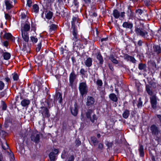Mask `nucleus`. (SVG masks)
<instances>
[{
    "label": "nucleus",
    "mask_w": 161,
    "mask_h": 161,
    "mask_svg": "<svg viewBox=\"0 0 161 161\" xmlns=\"http://www.w3.org/2000/svg\"><path fill=\"white\" fill-rule=\"evenodd\" d=\"M88 13L90 16L92 17H96L97 15V14L93 12V11H88Z\"/></svg>",
    "instance_id": "a19ab883"
},
{
    "label": "nucleus",
    "mask_w": 161,
    "mask_h": 161,
    "mask_svg": "<svg viewBox=\"0 0 161 161\" xmlns=\"http://www.w3.org/2000/svg\"><path fill=\"white\" fill-rule=\"evenodd\" d=\"M91 142L94 146L96 145L99 142L97 138L95 136L91 137Z\"/></svg>",
    "instance_id": "c85d7f7f"
},
{
    "label": "nucleus",
    "mask_w": 161,
    "mask_h": 161,
    "mask_svg": "<svg viewBox=\"0 0 161 161\" xmlns=\"http://www.w3.org/2000/svg\"><path fill=\"white\" fill-rule=\"evenodd\" d=\"M109 97L110 99L114 102H117L118 101V98L114 93L110 94L109 96Z\"/></svg>",
    "instance_id": "4be33fe9"
},
{
    "label": "nucleus",
    "mask_w": 161,
    "mask_h": 161,
    "mask_svg": "<svg viewBox=\"0 0 161 161\" xmlns=\"http://www.w3.org/2000/svg\"><path fill=\"white\" fill-rule=\"evenodd\" d=\"M74 157L73 155L71 156L69 158L68 161H74Z\"/></svg>",
    "instance_id": "6e6d98bb"
},
{
    "label": "nucleus",
    "mask_w": 161,
    "mask_h": 161,
    "mask_svg": "<svg viewBox=\"0 0 161 161\" xmlns=\"http://www.w3.org/2000/svg\"><path fill=\"white\" fill-rule=\"evenodd\" d=\"M32 2L31 0H27V5L29 7H30L32 4Z\"/></svg>",
    "instance_id": "603ef678"
},
{
    "label": "nucleus",
    "mask_w": 161,
    "mask_h": 161,
    "mask_svg": "<svg viewBox=\"0 0 161 161\" xmlns=\"http://www.w3.org/2000/svg\"><path fill=\"white\" fill-rule=\"evenodd\" d=\"M86 72V71L85 70V69L83 68L81 69L80 71V74L82 76H84V77L85 76V74Z\"/></svg>",
    "instance_id": "49530a36"
},
{
    "label": "nucleus",
    "mask_w": 161,
    "mask_h": 161,
    "mask_svg": "<svg viewBox=\"0 0 161 161\" xmlns=\"http://www.w3.org/2000/svg\"><path fill=\"white\" fill-rule=\"evenodd\" d=\"M142 102L141 100V97L139 98L138 100V104L137 105V107L138 108H141L142 107Z\"/></svg>",
    "instance_id": "c03bdc74"
},
{
    "label": "nucleus",
    "mask_w": 161,
    "mask_h": 161,
    "mask_svg": "<svg viewBox=\"0 0 161 161\" xmlns=\"http://www.w3.org/2000/svg\"><path fill=\"white\" fill-rule=\"evenodd\" d=\"M150 102L151 107L154 109H156L157 108V97L156 95H154L150 97Z\"/></svg>",
    "instance_id": "423d86ee"
},
{
    "label": "nucleus",
    "mask_w": 161,
    "mask_h": 161,
    "mask_svg": "<svg viewBox=\"0 0 161 161\" xmlns=\"http://www.w3.org/2000/svg\"><path fill=\"white\" fill-rule=\"evenodd\" d=\"M30 101L27 99H24L21 102V104L23 107L27 108L30 104Z\"/></svg>",
    "instance_id": "2eb2a0df"
},
{
    "label": "nucleus",
    "mask_w": 161,
    "mask_h": 161,
    "mask_svg": "<svg viewBox=\"0 0 161 161\" xmlns=\"http://www.w3.org/2000/svg\"><path fill=\"white\" fill-rule=\"evenodd\" d=\"M103 147V145L101 143H100L98 144V148L100 149H102Z\"/></svg>",
    "instance_id": "052dcab7"
},
{
    "label": "nucleus",
    "mask_w": 161,
    "mask_h": 161,
    "mask_svg": "<svg viewBox=\"0 0 161 161\" xmlns=\"http://www.w3.org/2000/svg\"><path fill=\"white\" fill-rule=\"evenodd\" d=\"M124 57L125 59L127 61H130L133 63H135L136 62V60L133 57L127 54L125 55Z\"/></svg>",
    "instance_id": "dca6fc26"
},
{
    "label": "nucleus",
    "mask_w": 161,
    "mask_h": 161,
    "mask_svg": "<svg viewBox=\"0 0 161 161\" xmlns=\"http://www.w3.org/2000/svg\"><path fill=\"white\" fill-rule=\"evenodd\" d=\"M95 55L97 59L99 61V64L100 65L102 64H103L104 60L100 53V52H97L95 54Z\"/></svg>",
    "instance_id": "4468645a"
},
{
    "label": "nucleus",
    "mask_w": 161,
    "mask_h": 161,
    "mask_svg": "<svg viewBox=\"0 0 161 161\" xmlns=\"http://www.w3.org/2000/svg\"><path fill=\"white\" fill-rule=\"evenodd\" d=\"M57 3L58 5L57 9L64 10L65 8V7H64L63 2L62 0H58Z\"/></svg>",
    "instance_id": "a211bd4d"
},
{
    "label": "nucleus",
    "mask_w": 161,
    "mask_h": 161,
    "mask_svg": "<svg viewBox=\"0 0 161 161\" xmlns=\"http://www.w3.org/2000/svg\"><path fill=\"white\" fill-rule=\"evenodd\" d=\"M96 84L98 86L97 89L101 87L103 85V82L101 80H98L96 81Z\"/></svg>",
    "instance_id": "ea45409f"
},
{
    "label": "nucleus",
    "mask_w": 161,
    "mask_h": 161,
    "mask_svg": "<svg viewBox=\"0 0 161 161\" xmlns=\"http://www.w3.org/2000/svg\"><path fill=\"white\" fill-rule=\"evenodd\" d=\"M130 114V111L128 109H125L122 114L123 117L125 119H127Z\"/></svg>",
    "instance_id": "2f4dec72"
},
{
    "label": "nucleus",
    "mask_w": 161,
    "mask_h": 161,
    "mask_svg": "<svg viewBox=\"0 0 161 161\" xmlns=\"http://www.w3.org/2000/svg\"><path fill=\"white\" fill-rule=\"evenodd\" d=\"M137 44L139 46H141L142 44V41L141 40H139Z\"/></svg>",
    "instance_id": "774afa93"
},
{
    "label": "nucleus",
    "mask_w": 161,
    "mask_h": 161,
    "mask_svg": "<svg viewBox=\"0 0 161 161\" xmlns=\"http://www.w3.org/2000/svg\"><path fill=\"white\" fill-rule=\"evenodd\" d=\"M5 16L7 19L10 20L11 19L10 16L8 14H5Z\"/></svg>",
    "instance_id": "4d7b16f0"
},
{
    "label": "nucleus",
    "mask_w": 161,
    "mask_h": 161,
    "mask_svg": "<svg viewBox=\"0 0 161 161\" xmlns=\"http://www.w3.org/2000/svg\"><path fill=\"white\" fill-rule=\"evenodd\" d=\"M45 14L46 17L48 19H50L52 17L53 13L50 11H45L43 12L42 14Z\"/></svg>",
    "instance_id": "aec40b11"
},
{
    "label": "nucleus",
    "mask_w": 161,
    "mask_h": 161,
    "mask_svg": "<svg viewBox=\"0 0 161 161\" xmlns=\"http://www.w3.org/2000/svg\"><path fill=\"white\" fill-rule=\"evenodd\" d=\"M10 54L9 53L6 52L3 54L4 58L5 60L9 59L10 57Z\"/></svg>",
    "instance_id": "72a5a7b5"
},
{
    "label": "nucleus",
    "mask_w": 161,
    "mask_h": 161,
    "mask_svg": "<svg viewBox=\"0 0 161 161\" xmlns=\"http://www.w3.org/2000/svg\"><path fill=\"white\" fill-rule=\"evenodd\" d=\"M153 51L156 54H158L161 53V48L158 45H154L153 46Z\"/></svg>",
    "instance_id": "412c9836"
},
{
    "label": "nucleus",
    "mask_w": 161,
    "mask_h": 161,
    "mask_svg": "<svg viewBox=\"0 0 161 161\" xmlns=\"http://www.w3.org/2000/svg\"><path fill=\"white\" fill-rule=\"evenodd\" d=\"M9 155H10L11 158L12 159H14V154L12 152H11L9 153Z\"/></svg>",
    "instance_id": "e2e57ef3"
},
{
    "label": "nucleus",
    "mask_w": 161,
    "mask_h": 161,
    "mask_svg": "<svg viewBox=\"0 0 161 161\" xmlns=\"http://www.w3.org/2000/svg\"><path fill=\"white\" fill-rule=\"evenodd\" d=\"M4 86V84L1 81H0V90L3 89Z\"/></svg>",
    "instance_id": "3c124183"
},
{
    "label": "nucleus",
    "mask_w": 161,
    "mask_h": 161,
    "mask_svg": "<svg viewBox=\"0 0 161 161\" xmlns=\"http://www.w3.org/2000/svg\"><path fill=\"white\" fill-rule=\"evenodd\" d=\"M140 155L141 157H143L144 156L143 147L142 145H140L138 149Z\"/></svg>",
    "instance_id": "c756f323"
},
{
    "label": "nucleus",
    "mask_w": 161,
    "mask_h": 161,
    "mask_svg": "<svg viewBox=\"0 0 161 161\" xmlns=\"http://www.w3.org/2000/svg\"><path fill=\"white\" fill-rule=\"evenodd\" d=\"M85 3L87 4L90 3H91V0H83Z\"/></svg>",
    "instance_id": "0e129e2a"
},
{
    "label": "nucleus",
    "mask_w": 161,
    "mask_h": 161,
    "mask_svg": "<svg viewBox=\"0 0 161 161\" xmlns=\"http://www.w3.org/2000/svg\"><path fill=\"white\" fill-rule=\"evenodd\" d=\"M42 61L43 57L42 55L38 56L35 60L36 62L38 64H42Z\"/></svg>",
    "instance_id": "a878e982"
},
{
    "label": "nucleus",
    "mask_w": 161,
    "mask_h": 161,
    "mask_svg": "<svg viewBox=\"0 0 161 161\" xmlns=\"http://www.w3.org/2000/svg\"><path fill=\"white\" fill-rule=\"evenodd\" d=\"M27 12H26V13H24V12H21V18L22 19H25L26 16H27Z\"/></svg>",
    "instance_id": "09e8293b"
},
{
    "label": "nucleus",
    "mask_w": 161,
    "mask_h": 161,
    "mask_svg": "<svg viewBox=\"0 0 161 161\" xmlns=\"http://www.w3.org/2000/svg\"><path fill=\"white\" fill-rule=\"evenodd\" d=\"M57 28V25L52 24L49 26V31L50 33L53 32L56 30Z\"/></svg>",
    "instance_id": "393cba45"
},
{
    "label": "nucleus",
    "mask_w": 161,
    "mask_h": 161,
    "mask_svg": "<svg viewBox=\"0 0 161 161\" xmlns=\"http://www.w3.org/2000/svg\"><path fill=\"white\" fill-rule=\"evenodd\" d=\"M5 4L6 6V8L8 9H11L13 6L8 1H6Z\"/></svg>",
    "instance_id": "4c0bfd02"
},
{
    "label": "nucleus",
    "mask_w": 161,
    "mask_h": 161,
    "mask_svg": "<svg viewBox=\"0 0 161 161\" xmlns=\"http://www.w3.org/2000/svg\"><path fill=\"white\" fill-rule=\"evenodd\" d=\"M93 111L91 109H88L86 113V117L87 119H90V121L92 122H94L95 120H96L97 118L95 114H93L91 117V115L93 113Z\"/></svg>",
    "instance_id": "7ed1b4c3"
},
{
    "label": "nucleus",
    "mask_w": 161,
    "mask_h": 161,
    "mask_svg": "<svg viewBox=\"0 0 161 161\" xmlns=\"http://www.w3.org/2000/svg\"><path fill=\"white\" fill-rule=\"evenodd\" d=\"M135 31L137 35H140L144 37H147L148 36V33L143 28H136L135 29Z\"/></svg>",
    "instance_id": "20e7f679"
},
{
    "label": "nucleus",
    "mask_w": 161,
    "mask_h": 161,
    "mask_svg": "<svg viewBox=\"0 0 161 161\" xmlns=\"http://www.w3.org/2000/svg\"><path fill=\"white\" fill-rule=\"evenodd\" d=\"M71 111L72 114L74 116H76L78 114V109L77 106H75L74 108H71Z\"/></svg>",
    "instance_id": "cd10ccee"
},
{
    "label": "nucleus",
    "mask_w": 161,
    "mask_h": 161,
    "mask_svg": "<svg viewBox=\"0 0 161 161\" xmlns=\"http://www.w3.org/2000/svg\"><path fill=\"white\" fill-rule=\"evenodd\" d=\"M57 98L59 101V103H61L62 101V94L59 92H58L57 94Z\"/></svg>",
    "instance_id": "f704fd0d"
},
{
    "label": "nucleus",
    "mask_w": 161,
    "mask_h": 161,
    "mask_svg": "<svg viewBox=\"0 0 161 161\" xmlns=\"http://www.w3.org/2000/svg\"><path fill=\"white\" fill-rule=\"evenodd\" d=\"M67 1L68 3V5L69 6H72V2H71L70 0H67Z\"/></svg>",
    "instance_id": "69168bd1"
},
{
    "label": "nucleus",
    "mask_w": 161,
    "mask_h": 161,
    "mask_svg": "<svg viewBox=\"0 0 161 161\" xmlns=\"http://www.w3.org/2000/svg\"><path fill=\"white\" fill-rule=\"evenodd\" d=\"M30 39L31 41L34 43H36L38 41L37 38L34 36H31Z\"/></svg>",
    "instance_id": "79ce46f5"
},
{
    "label": "nucleus",
    "mask_w": 161,
    "mask_h": 161,
    "mask_svg": "<svg viewBox=\"0 0 161 161\" xmlns=\"http://www.w3.org/2000/svg\"><path fill=\"white\" fill-rule=\"evenodd\" d=\"M27 135V134L25 130H22L20 132V136L22 137H23L24 138H25V137H26Z\"/></svg>",
    "instance_id": "e433bc0d"
},
{
    "label": "nucleus",
    "mask_w": 161,
    "mask_h": 161,
    "mask_svg": "<svg viewBox=\"0 0 161 161\" xmlns=\"http://www.w3.org/2000/svg\"><path fill=\"white\" fill-rule=\"evenodd\" d=\"M30 24H26L24 25L23 28L21 29V32L25 31V32H27V31L30 30Z\"/></svg>",
    "instance_id": "b1692460"
},
{
    "label": "nucleus",
    "mask_w": 161,
    "mask_h": 161,
    "mask_svg": "<svg viewBox=\"0 0 161 161\" xmlns=\"http://www.w3.org/2000/svg\"><path fill=\"white\" fill-rule=\"evenodd\" d=\"M2 148L4 150H6L9 148V147L5 141L2 143Z\"/></svg>",
    "instance_id": "c9c22d12"
},
{
    "label": "nucleus",
    "mask_w": 161,
    "mask_h": 161,
    "mask_svg": "<svg viewBox=\"0 0 161 161\" xmlns=\"http://www.w3.org/2000/svg\"><path fill=\"white\" fill-rule=\"evenodd\" d=\"M3 44L4 46L7 47L8 45V42L7 41H5L3 42Z\"/></svg>",
    "instance_id": "bf43d9fd"
},
{
    "label": "nucleus",
    "mask_w": 161,
    "mask_h": 161,
    "mask_svg": "<svg viewBox=\"0 0 161 161\" xmlns=\"http://www.w3.org/2000/svg\"><path fill=\"white\" fill-rule=\"evenodd\" d=\"M3 37L7 39H10L12 41H14L15 38L9 33H5L3 35Z\"/></svg>",
    "instance_id": "f3484780"
},
{
    "label": "nucleus",
    "mask_w": 161,
    "mask_h": 161,
    "mask_svg": "<svg viewBox=\"0 0 161 161\" xmlns=\"http://www.w3.org/2000/svg\"><path fill=\"white\" fill-rule=\"evenodd\" d=\"M135 13H136V15H139L142 14V11H136Z\"/></svg>",
    "instance_id": "13d9d810"
},
{
    "label": "nucleus",
    "mask_w": 161,
    "mask_h": 161,
    "mask_svg": "<svg viewBox=\"0 0 161 161\" xmlns=\"http://www.w3.org/2000/svg\"><path fill=\"white\" fill-rule=\"evenodd\" d=\"M133 11H128L127 14L130 18H132L136 17V13H135L133 12Z\"/></svg>",
    "instance_id": "473e14b6"
},
{
    "label": "nucleus",
    "mask_w": 161,
    "mask_h": 161,
    "mask_svg": "<svg viewBox=\"0 0 161 161\" xmlns=\"http://www.w3.org/2000/svg\"><path fill=\"white\" fill-rule=\"evenodd\" d=\"M3 157L2 153L0 152V161H3Z\"/></svg>",
    "instance_id": "680f3d73"
},
{
    "label": "nucleus",
    "mask_w": 161,
    "mask_h": 161,
    "mask_svg": "<svg viewBox=\"0 0 161 161\" xmlns=\"http://www.w3.org/2000/svg\"><path fill=\"white\" fill-rule=\"evenodd\" d=\"M146 89L148 94L151 96H152L153 92L151 89V86L149 85H147L146 86Z\"/></svg>",
    "instance_id": "bb28decb"
},
{
    "label": "nucleus",
    "mask_w": 161,
    "mask_h": 161,
    "mask_svg": "<svg viewBox=\"0 0 161 161\" xmlns=\"http://www.w3.org/2000/svg\"><path fill=\"white\" fill-rule=\"evenodd\" d=\"M31 140L36 143H38L40 140V135L39 134L34 133L31 136Z\"/></svg>",
    "instance_id": "f8f14e48"
},
{
    "label": "nucleus",
    "mask_w": 161,
    "mask_h": 161,
    "mask_svg": "<svg viewBox=\"0 0 161 161\" xmlns=\"http://www.w3.org/2000/svg\"><path fill=\"white\" fill-rule=\"evenodd\" d=\"M2 105V109L3 110H5L6 109L7 106L6 104L3 101H1Z\"/></svg>",
    "instance_id": "a18cd8bd"
},
{
    "label": "nucleus",
    "mask_w": 161,
    "mask_h": 161,
    "mask_svg": "<svg viewBox=\"0 0 161 161\" xmlns=\"http://www.w3.org/2000/svg\"><path fill=\"white\" fill-rule=\"evenodd\" d=\"M109 59L113 63L115 64H118V61L114 58L113 54H111L110 55Z\"/></svg>",
    "instance_id": "7c9ffc66"
},
{
    "label": "nucleus",
    "mask_w": 161,
    "mask_h": 161,
    "mask_svg": "<svg viewBox=\"0 0 161 161\" xmlns=\"http://www.w3.org/2000/svg\"><path fill=\"white\" fill-rule=\"evenodd\" d=\"M76 75L75 74L74 71L70 73L69 75V81L70 85L72 86L73 85L74 80L76 79Z\"/></svg>",
    "instance_id": "6e6552de"
},
{
    "label": "nucleus",
    "mask_w": 161,
    "mask_h": 161,
    "mask_svg": "<svg viewBox=\"0 0 161 161\" xmlns=\"http://www.w3.org/2000/svg\"><path fill=\"white\" fill-rule=\"evenodd\" d=\"M75 143L77 146H79L81 144V141L79 140H76L75 141Z\"/></svg>",
    "instance_id": "864d4df0"
},
{
    "label": "nucleus",
    "mask_w": 161,
    "mask_h": 161,
    "mask_svg": "<svg viewBox=\"0 0 161 161\" xmlns=\"http://www.w3.org/2000/svg\"><path fill=\"white\" fill-rule=\"evenodd\" d=\"M95 102V99L92 97L88 96L87 98L86 105L90 106L92 105Z\"/></svg>",
    "instance_id": "1a4fd4ad"
},
{
    "label": "nucleus",
    "mask_w": 161,
    "mask_h": 161,
    "mask_svg": "<svg viewBox=\"0 0 161 161\" xmlns=\"http://www.w3.org/2000/svg\"><path fill=\"white\" fill-rule=\"evenodd\" d=\"M150 129L152 134L154 136H157L160 132L159 129L155 125H152L150 126Z\"/></svg>",
    "instance_id": "39448f33"
},
{
    "label": "nucleus",
    "mask_w": 161,
    "mask_h": 161,
    "mask_svg": "<svg viewBox=\"0 0 161 161\" xmlns=\"http://www.w3.org/2000/svg\"><path fill=\"white\" fill-rule=\"evenodd\" d=\"M157 117L159 119L160 122L161 123V115L157 114Z\"/></svg>",
    "instance_id": "338daca9"
},
{
    "label": "nucleus",
    "mask_w": 161,
    "mask_h": 161,
    "mask_svg": "<svg viewBox=\"0 0 161 161\" xmlns=\"http://www.w3.org/2000/svg\"><path fill=\"white\" fill-rule=\"evenodd\" d=\"M41 47H42V44H41V42H40L37 45V47L36 48V51L37 52H39L40 51V49L41 48Z\"/></svg>",
    "instance_id": "de8ad7c7"
},
{
    "label": "nucleus",
    "mask_w": 161,
    "mask_h": 161,
    "mask_svg": "<svg viewBox=\"0 0 161 161\" xmlns=\"http://www.w3.org/2000/svg\"><path fill=\"white\" fill-rule=\"evenodd\" d=\"M32 8L34 10H39V9L38 6L36 4H34L33 5Z\"/></svg>",
    "instance_id": "8fccbe9b"
},
{
    "label": "nucleus",
    "mask_w": 161,
    "mask_h": 161,
    "mask_svg": "<svg viewBox=\"0 0 161 161\" xmlns=\"http://www.w3.org/2000/svg\"><path fill=\"white\" fill-rule=\"evenodd\" d=\"M73 3H74L75 6H76V8L78 7L79 3L77 0H73Z\"/></svg>",
    "instance_id": "5fc2aeb1"
},
{
    "label": "nucleus",
    "mask_w": 161,
    "mask_h": 161,
    "mask_svg": "<svg viewBox=\"0 0 161 161\" xmlns=\"http://www.w3.org/2000/svg\"><path fill=\"white\" fill-rule=\"evenodd\" d=\"M79 89L81 95L83 96L88 92V88L86 82H82L80 83Z\"/></svg>",
    "instance_id": "f03ea898"
},
{
    "label": "nucleus",
    "mask_w": 161,
    "mask_h": 161,
    "mask_svg": "<svg viewBox=\"0 0 161 161\" xmlns=\"http://www.w3.org/2000/svg\"><path fill=\"white\" fill-rule=\"evenodd\" d=\"M80 23L79 19L78 17H73L71 21L72 26L70 31L73 36L72 37V40L74 41L73 42L74 47L78 46L76 45V42L79 41L78 37V31L77 28L78 26H79Z\"/></svg>",
    "instance_id": "f257e3e1"
},
{
    "label": "nucleus",
    "mask_w": 161,
    "mask_h": 161,
    "mask_svg": "<svg viewBox=\"0 0 161 161\" xmlns=\"http://www.w3.org/2000/svg\"><path fill=\"white\" fill-rule=\"evenodd\" d=\"M146 65L142 64H140L138 66V68L140 70H144L146 69Z\"/></svg>",
    "instance_id": "58836bf2"
},
{
    "label": "nucleus",
    "mask_w": 161,
    "mask_h": 161,
    "mask_svg": "<svg viewBox=\"0 0 161 161\" xmlns=\"http://www.w3.org/2000/svg\"><path fill=\"white\" fill-rule=\"evenodd\" d=\"M122 26L126 29H131L133 27V24L130 22H125L123 23L122 25Z\"/></svg>",
    "instance_id": "ddd939ff"
},
{
    "label": "nucleus",
    "mask_w": 161,
    "mask_h": 161,
    "mask_svg": "<svg viewBox=\"0 0 161 161\" xmlns=\"http://www.w3.org/2000/svg\"><path fill=\"white\" fill-rule=\"evenodd\" d=\"M40 113H41L43 118H48L50 115L47 108L46 107H42L40 110Z\"/></svg>",
    "instance_id": "0eeeda50"
},
{
    "label": "nucleus",
    "mask_w": 161,
    "mask_h": 161,
    "mask_svg": "<svg viewBox=\"0 0 161 161\" xmlns=\"http://www.w3.org/2000/svg\"><path fill=\"white\" fill-rule=\"evenodd\" d=\"M58 153V151L57 149H55L53 152H51L49 154V157L50 161H54L55 159V155Z\"/></svg>",
    "instance_id": "9b49d317"
},
{
    "label": "nucleus",
    "mask_w": 161,
    "mask_h": 161,
    "mask_svg": "<svg viewBox=\"0 0 161 161\" xmlns=\"http://www.w3.org/2000/svg\"><path fill=\"white\" fill-rule=\"evenodd\" d=\"M92 58H88L85 62V64L87 67H90L92 65Z\"/></svg>",
    "instance_id": "5701e85b"
},
{
    "label": "nucleus",
    "mask_w": 161,
    "mask_h": 161,
    "mask_svg": "<svg viewBox=\"0 0 161 161\" xmlns=\"http://www.w3.org/2000/svg\"><path fill=\"white\" fill-rule=\"evenodd\" d=\"M13 78L14 81H17L19 79V76L17 73L12 74Z\"/></svg>",
    "instance_id": "37998d69"
},
{
    "label": "nucleus",
    "mask_w": 161,
    "mask_h": 161,
    "mask_svg": "<svg viewBox=\"0 0 161 161\" xmlns=\"http://www.w3.org/2000/svg\"><path fill=\"white\" fill-rule=\"evenodd\" d=\"M125 13L124 12L120 13L119 11H113V14L116 19L118 18L119 16L123 17L125 16Z\"/></svg>",
    "instance_id": "9d476101"
},
{
    "label": "nucleus",
    "mask_w": 161,
    "mask_h": 161,
    "mask_svg": "<svg viewBox=\"0 0 161 161\" xmlns=\"http://www.w3.org/2000/svg\"><path fill=\"white\" fill-rule=\"evenodd\" d=\"M21 35L23 39L25 42H28L29 40V37L28 33L25 31L21 32Z\"/></svg>",
    "instance_id": "6ab92c4d"
}]
</instances>
